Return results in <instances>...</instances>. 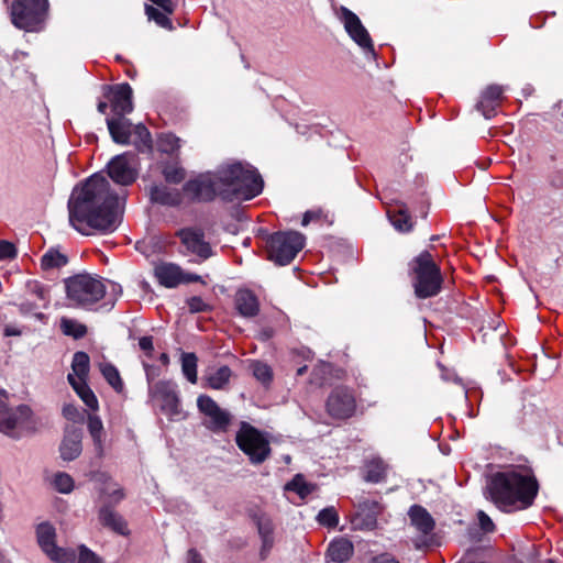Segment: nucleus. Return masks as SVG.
I'll list each match as a JSON object with an SVG mask.
<instances>
[{"instance_id":"09e8293b","label":"nucleus","mask_w":563,"mask_h":563,"mask_svg":"<svg viewBox=\"0 0 563 563\" xmlns=\"http://www.w3.org/2000/svg\"><path fill=\"white\" fill-rule=\"evenodd\" d=\"M134 134L139 137L140 142L147 147H151L152 137L151 133L144 124H137L133 130Z\"/></svg>"},{"instance_id":"7ed1b4c3","label":"nucleus","mask_w":563,"mask_h":563,"mask_svg":"<svg viewBox=\"0 0 563 563\" xmlns=\"http://www.w3.org/2000/svg\"><path fill=\"white\" fill-rule=\"evenodd\" d=\"M222 184V200H250L263 190L261 175L250 165L233 163L218 169Z\"/></svg>"},{"instance_id":"a878e982","label":"nucleus","mask_w":563,"mask_h":563,"mask_svg":"<svg viewBox=\"0 0 563 563\" xmlns=\"http://www.w3.org/2000/svg\"><path fill=\"white\" fill-rule=\"evenodd\" d=\"M60 456L65 461H73L81 453V433L77 430L68 432L60 444Z\"/></svg>"},{"instance_id":"c85d7f7f","label":"nucleus","mask_w":563,"mask_h":563,"mask_svg":"<svg viewBox=\"0 0 563 563\" xmlns=\"http://www.w3.org/2000/svg\"><path fill=\"white\" fill-rule=\"evenodd\" d=\"M89 369V355L82 351L76 352L71 361V374L75 376V383L80 384L88 382Z\"/></svg>"},{"instance_id":"ea45409f","label":"nucleus","mask_w":563,"mask_h":563,"mask_svg":"<svg viewBox=\"0 0 563 563\" xmlns=\"http://www.w3.org/2000/svg\"><path fill=\"white\" fill-rule=\"evenodd\" d=\"M88 431L95 442L97 449L102 451L103 424L101 419L96 415L88 416Z\"/></svg>"},{"instance_id":"f8f14e48","label":"nucleus","mask_w":563,"mask_h":563,"mask_svg":"<svg viewBox=\"0 0 563 563\" xmlns=\"http://www.w3.org/2000/svg\"><path fill=\"white\" fill-rule=\"evenodd\" d=\"M37 541L42 550L54 562L70 563L76 554L73 550L58 548L55 544V529L49 523H41L36 529Z\"/></svg>"},{"instance_id":"79ce46f5","label":"nucleus","mask_w":563,"mask_h":563,"mask_svg":"<svg viewBox=\"0 0 563 563\" xmlns=\"http://www.w3.org/2000/svg\"><path fill=\"white\" fill-rule=\"evenodd\" d=\"M163 176L168 183L179 184L185 179L186 172L183 167L176 164H169L163 168Z\"/></svg>"},{"instance_id":"37998d69","label":"nucleus","mask_w":563,"mask_h":563,"mask_svg":"<svg viewBox=\"0 0 563 563\" xmlns=\"http://www.w3.org/2000/svg\"><path fill=\"white\" fill-rule=\"evenodd\" d=\"M54 486L62 494H68L74 489V479L67 473H57L54 477Z\"/></svg>"},{"instance_id":"4468645a","label":"nucleus","mask_w":563,"mask_h":563,"mask_svg":"<svg viewBox=\"0 0 563 563\" xmlns=\"http://www.w3.org/2000/svg\"><path fill=\"white\" fill-rule=\"evenodd\" d=\"M340 20L350 37L365 52L374 54L373 41L360 18L350 9L342 7Z\"/></svg>"},{"instance_id":"6e6552de","label":"nucleus","mask_w":563,"mask_h":563,"mask_svg":"<svg viewBox=\"0 0 563 563\" xmlns=\"http://www.w3.org/2000/svg\"><path fill=\"white\" fill-rule=\"evenodd\" d=\"M305 235L297 231H280L267 240L268 258L278 265L289 264L305 246Z\"/></svg>"},{"instance_id":"bf43d9fd","label":"nucleus","mask_w":563,"mask_h":563,"mask_svg":"<svg viewBox=\"0 0 563 563\" xmlns=\"http://www.w3.org/2000/svg\"><path fill=\"white\" fill-rule=\"evenodd\" d=\"M183 282H200V276L190 274V275H184L183 274Z\"/></svg>"},{"instance_id":"9b49d317","label":"nucleus","mask_w":563,"mask_h":563,"mask_svg":"<svg viewBox=\"0 0 563 563\" xmlns=\"http://www.w3.org/2000/svg\"><path fill=\"white\" fill-rule=\"evenodd\" d=\"M222 189L218 170L212 175L189 180L184 186V191L198 201H211L216 197L222 199Z\"/></svg>"},{"instance_id":"b1692460","label":"nucleus","mask_w":563,"mask_h":563,"mask_svg":"<svg viewBox=\"0 0 563 563\" xmlns=\"http://www.w3.org/2000/svg\"><path fill=\"white\" fill-rule=\"evenodd\" d=\"M150 199L154 203L175 207L180 205L181 195L179 190L168 188L165 185H153L150 188Z\"/></svg>"},{"instance_id":"dca6fc26","label":"nucleus","mask_w":563,"mask_h":563,"mask_svg":"<svg viewBox=\"0 0 563 563\" xmlns=\"http://www.w3.org/2000/svg\"><path fill=\"white\" fill-rule=\"evenodd\" d=\"M151 395L156 400L161 410L168 417L173 418L180 415L179 397L175 386L169 382H157L151 388Z\"/></svg>"},{"instance_id":"a19ab883","label":"nucleus","mask_w":563,"mask_h":563,"mask_svg":"<svg viewBox=\"0 0 563 563\" xmlns=\"http://www.w3.org/2000/svg\"><path fill=\"white\" fill-rule=\"evenodd\" d=\"M158 148L166 154H174L180 148V139L172 133H164L158 137Z\"/></svg>"},{"instance_id":"0eeeda50","label":"nucleus","mask_w":563,"mask_h":563,"mask_svg":"<svg viewBox=\"0 0 563 563\" xmlns=\"http://www.w3.org/2000/svg\"><path fill=\"white\" fill-rule=\"evenodd\" d=\"M48 0H13L9 7L12 24L25 32H38L48 15Z\"/></svg>"},{"instance_id":"bb28decb","label":"nucleus","mask_w":563,"mask_h":563,"mask_svg":"<svg viewBox=\"0 0 563 563\" xmlns=\"http://www.w3.org/2000/svg\"><path fill=\"white\" fill-rule=\"evenodd\" d=\"M354 552L353 543L346 538L333 540L328 548V556L331 561L344 563L349 561Z\"/></svg>"},{"instance_id":"7c9ffc66","label":"nucleus","mask_w":563,"mask_h":563,"mask_svg":"<svg viewBox=\"0 0 563 563\" xmlns=\"http://www.w3.org/2000/svg\"><path fill=\"white\" fill-rule=\"evenodd\" d=\"M232 372L230 367L221 366L206 375V386L214 390L224 389L229 384Z\"/></svg>"},{"instance_id":"6e6d98bb","label":"nucleus","mask_w":563,"mask_h":563,"mask_svg":"<svg viewBox=\"0 0 563 563\" xmlns=\"http://www.w3.org/2000/svg\"><path fill=\"white\" fill-rule=\"evenodd\" d=\"M320 217V213L317 212V211H307L305 212L303 217H302V221H301V224L303 227L308 225L311 221L316 220V219H319Z\"/></svg>"},{"instance_id":"680f3d73","label":"nucleus","mask_w":563,"mask_h":563,"mask_svg":"<svg viewBox=\"0 0 563 563\" xmlns=\"http://www.w3.org/2000/svg\"><path fill=\"white\" fill-rule=\"evenodd\" d=\"M307 366H301L297 369V375L301 376L306 373Z\"/></svg>"},{"instance_id":"e2e57ef3","label":"nucleus","mask_w":563,"mask_h":563,"mask_svg":"<svg viewBox=\"0 0 563 563\" xmlns=\"http://www.w3.org/2000/svg\"><path fill=\"white\" fill-rule=\"evenodd\" d=\"M161 361H162L164 364H167V363H168V361H169L168 355H167V354H165V353H163V354L161 355Z\"/></svg>"},{"instance_id":"13d9d810","label":"nucleus","mask_w":563,"mask_h":563,"mask_svg":"<svg viewBox=\"0 0 563 563\" xmlns=\"http://www.w3.org/2000/svg\"><path fill=\"white\" fill-rule=\"evenodd\" d=\"M22 332L21 330H19L18 328H14V327H5L4 329V335L5 336H19L21 335Z\"/></svg>"},{"instance_id":"052dcab7","label":"nucleus","mask_w":563,"mask_h":563,"mask_svg":"<svg viewBox=\"0 0 563 563\" xmlns=\"http://www.w3.org/2000/svg\"><path fill=\"white\" fill-rule=\"evenodd\" d=\"M107 108H108L107 102L101 101V102H99V103H98V111H99L100 113H104V112H106V110H107Z\"/></svg>"},{"instance_id":"f704fd0d","label":"nucleus","mask_w":563,"mask_h":563,"mask_svg":"<svg viewBox=\"0 0 563 563\" xmlns=\"http://www.w3.org/2000/svg\"><path fill=\"white\" fill-rule=\"evenodd\" d=\"M60 330L65 335L74 339H81L87 334V327L79 321L70 318L60 319Z\"/></svg>"},{"instance_id":"9d476101","label":"nucleus","mask_w":563,"mask_h":563,"mask_svg":"<svg viewBox=\"0 0 563 563\" xmlns=\"http://www.w3.org/2000/svg\"><path fill=\"white\" fill-rule=\"evenodd\" d=\"M327 412L333 419L345 420L356 412V399L353 391L347 387L334 388L325 402Z\"/></svg>"},{"instance_id":"aec40b11","label":"nucleus","mask_w":563,"mask_h":563,"mask_svg":"<svg viewBox=\"0 0 563 563\" xmlns=\"http://www.w3.org/2000/svg\"><path fill=\"white\" fill-rule=\"evenodd\" d=\"M108 130L112 140L118 144L126 145L130 143L132 134V123L125 115H114L107 119Z\"/></svg>"},{"instance_id":"473e14b6","label":"nucleus","mask_w":563,"mask_h":563,"mask_svg":"<svg viewBox=\"0 0 563 563\" xmlns=\"http://www.w3.org/2000/svg\"><path fill=\"white\" fill-rule=\"evenodd\" d=\"M257 528L262 539L261 555L265 558L274 545L273 523L269 519L262 518L257 522Z\"/></svg>"},{"instance_id":"39448f33","label":"nucleus","mask_w":563,"mask_h":563,"mask_svg":"<svg viewBox=\"0 0 563 563\" xmlns=\"http://www.w3.org/2000/svg\"><path fill=\"white\" fill-rule=\"evenodd\" d=\"M36 430V421L27 405L14 408L8 406V393L0 390V432L12 438L21 439Z\"/></svg>"},{"instance_id":"2eb2a0df","label":"nucleus","mask_w":563,"mask_h":563,"mask_svg":"<svg viewBox=\"0 0 563 563\" xmlns=\"http://www.w3.org/2000/svg\"><path fill=\"white\" fill-rule=\"evenodd\" d=\"M108 175L115 184L122 186L133 184L137 176L134 155L124 153L113 157L108 164Z\"/></svg>"},{"instance_id":"58836bf2","label":"nucleus","mask_w":563,"mask_h":563,"mask_svg":"<svg viewBox=\"0 0 563 563\" xmlns=\"http://www.w3.org/2000/svg\"><path fill=\"white\" fill-rule=\"evenodd\" d=\"M68 262L66 255L62 254L56 250L47 251L41 260V266L43 269L60 268Z\"/></svg>"},{"instance_id":"ddd939ff","label":"nucleus","mask_w":563,"mask_h":563,"mask_svg":"<svg viewBox=\"0 0 563 563\" xmlns=\"http://www.w3.org/2000/svg\"><path fill=\"white\" fill-rule=\"evenodd\" d=\"M197 407L208 418L207 428L212 432H225L231 423V415L222 409L210 396L200 395Z\"/></svg>"},{"instance_id":"1a4fd4ad","label":"nucleus","mask_w":563,"mask_h":563,"mask_svg":"<svg viewBox=\"0 0 563 563\" xmlns=\"http://www.w3.org/2000/svg\"><path fill=\"white\" fill-rule=\"evenodd\" d=\"M239 449L252 464H262L271 454L269 441L247 422H242L235 437Z\"/></svg>"},{"instance_id":"3c124183","label":"nucleus","mask_w":563,"mask_h":563,"mask_svg":"<svg viewBox=\"0 0 563 563\" xmlns=\"http://www.w3.org/2000/svg\"><path fill=\"white\" fill-rule=\"evenodd\" d=\"M477 518H478L479 527L483 531L493 532L495 530V525L486 512H484L483 510H479L477 512Z\"/></svg>"},{"instance_id":"8fccbe9b","label":"nucleus","mask_w":563,"mask_h":563,"mask_svg":"<svg viewBox=\"0 0 563 563\" xmlns=\"http://www.w3.org/2000/svg\"><path fill=\"white\" fill-rule=\"evenodd\" d=\"M63 415L67 420L74 422L82 421L84 417L75 405L68 404L63 407Z\"/></svg>"},{"instance_id":"5701e85b","label":"nucleus","mask_w":563,"mask_h":563,"mask_svg":"<svg viewBox=\"0 0 563 563\" xmlns=\"http://www.w3.org/2000/svg\"><path fill=\"white\" fill-rule=\"evenodd\" d=\"M234 302L239 313L245 318L255 317L260 311L258 299L249 289L238 290L235 294Z\"/></svg>"},{"instance_id":"cd10ccee","label":"nucleus","mask_w":563,"mask_h":563,"mask_svg":"<svg viewBox=\"0 0 563 563\" xmlns=\"http://www.w3.org/2000/svg\"><path fill=\"white\" fill-rule=\"evenodd\" d=\"M67 380L78 397L90 410L97 411L99 409V401L92 389L89 387L88 382L76 384L75 376L73 374H68Z\"/></svg>"},{"instance_id":"603ef678","label":"nucleus","mask_w":563,"mask_h":563,"mask_svg":"<svg viewBox=\"0 0 563 563\" xmlns=\"http://www.w3.org/2000/svg\"><path fill=\"white\" fill-rule=\"evenodd\" d=\"M77 563H101L100 559L86 547H80L79 558Z\"/></svg>"},{"instance_id":"a211bd4d","label":"nucleus","mask_w":563,"mask_h":563,"mask_svg":"<svg viewBox=\"0 0 563 563\" xmlns=\"http://www.w3.org/2000/svg\"><path fill=\"white\" fill-rule=\"evenodd\" d=\"M504 91L505 89L503 86L495 84L487 86L483 90L476 108L486 119H490L495 115L496 109L500 104Z\"/></svg>"},{"instance_id":"de8ad7c7","label":"nucleus","mask_w":563,"mask_h":563,"mask_svg":"<svg viewBox=\"0 0 563 563\" xmlns=\"http://www.w3.org/2000/svg\"><path fill=\"white\" fill-rule=\"evenodd\" d=\"M16 255L18 251L13 243L7 240L0 241V261L13 260Z\"/></svg>"},{"instance_id":"c756f323","label":"nucleus","mask_w":563,"mask_h":563,"mask_svg":"<svg viewBox=\"0 0 563 563\" xmlns=\"http://www.w3.org/2000/svg\"><path fill=\"white\" fill-rule=\"evenodd\" d=\"M98 481L103 482V487L100 489V493L108 498L109 504H119L124 499L125 494L123 488L114 483L108 475L104 473L99 474Z\"/></svg>"},{"instance_id":"f03ea898","label":"nucleus","mask_w":563,"mask_h":563,"mask_svg":"<svg viewBox=\"0 0 563 563\" xmlns=\"http://www.w3.org/2000/svg\"><path fill=\"white\" fill-rule=\"evenodd\" d=\"M489 494L500 510H521L532 505L538 494V483L527 474L514 471L498 473L490 482Z\"/></svg>"},{"instance_id":"0e129e2a","label":"nucleus","mask_w":563,"mask_h":563,"mask_svg":"<svg viewBox=\"0 0 563 563\" xmlns=\"http://www.w3.org/2000/svg\"><path fill=\"white\" fill-rule=\"evenodd\" d=\"M4 2H8V0H3Z\"/></svg>"},{"instance_id":"f3484780","label":"nucleus","mask_w":563,"mask_h":563,"mask_svg":"<svg viewBox=\"0 0 563 563\" xmlns=\"http://www.w3.org/2000/svg\"><path fill=\"white\" fill-rule=\"evenodd\" d=\"M176 235L179 238L186 253L194 254L201 260H207L211 256L212 251L210 244L205 240V234L201 230L184 228L178 230Z\"/></svg>"},{"instance_id":"412c9836","label":"nucleus","mask_w":563,"mask_h":563,"mask_svg":"<svg viewBox=\"0 0 563 563\" xmlns=\"http://www.w3.org/2000/svg\"><path fill=\"white\" fill-rule=\"evenodd\" d=\"M154 275L158 283L167 288H174L183 283L180 267L173 263H159L154 268Z\"/></svg>"},{"instance_id":"4c0bfd02","label":"nucleus","mask_w":563,"mask_h":563,"mask_svg":"<svg viewBox=\"0 0 563 563\" xmlns=\"http://www.w3.org/2000/svg\"><path fill=\"white\" fill-rule=\"evenodd\" d=\"M386 465L379 459H374L366 464L365 479L371 483H379L385 478Z\"/></svg>"},{"instance_id":"393cba45","label":"nucleus","mask_w":563,"mask_h":563,"mask_svg":"<svg viewBox=\"0 0 563 563\" xmlns=\"http://www.w3.org/2000/svg\"><path fill=\"white\" fill-rule=\"evenodd\" d=\"M411 525L422 534H429L434 529V520L421 506L413 505L409 509Z\"/></svg>"},{"instance_id":"c9c22d12","label":"nucleus","mask_w":563,"mask_h":563,"mask_svg":"<svg viewBox=\"0 0 563 563\" xmlns=\"http://www.w3.org/2000/svg\"><path fill=\"white\" fill-rule=\"evenodd\" d=\"M198 358L195 353L181 354V371L185 377L191 383L196 384L198 380L197 374Z\"/></svg>"},{"instance_id":"c03bdc74","label":"nucleus","mask_w":563,"mask_h":563,"mask_svg":"<svg viewBox=\"0 0 563 563\" xmlns=\"http://www.w3.org/2000/svg\"><path fill=\"white\" fill-rule=\"evenodd\" d=\"M317 518L321 525L327 527H335L339 522L338 514L333 507L322 509Z\"/></svg>"},{"instance_id":"a18cd8bd","label":"nucleus","mask_w":563,"mask_h":563,"mask_svg":"<svg viewBox=\"0 0 563 563\" xmlns=\"http://www.w3.org/2000/svg\"><path fill=\"white\" fill-rule=\"evenodd\" d=\"M252 369H253V375L256 377V379H258L263 384L271 382L272 369L268 365L261 363V362H256L252 365Z\"/></svg>"},{"instance_id":"f257e3e1","label":"nucleus","mask_w":563,"mask_h":563,"mask_svg":"<svg viewBox=\"0 0 563 563\" xmlns=\"http://www.w3.org/2000/svg\"><path fill=\"white\" fill-rule=\"evenodd\" d=\"M121 199L103 175L95 174L74 188L68 201L69 222L84 235L112 233L121 222Z\"/></svg>"},{"instance_id":"20e7f679","label":"nucleus","mask_w":563,"mask_h":563,"mask_svg":"<svg viewBox=\"0 0 563 563\" xmlns=\"http://www.w3.org/2000/svg\"><path fill=\"white\" fill-rule=\"evenodd\" d=\"M409 266L413 276L412 286L417 298L427 299L440 294L443 276L430 252H421L412 258Z\"/></svg>"},{"instance_id":"e433bc0d","label":"nucleus","mask_w":563,"mask_h":563,"mask_svg":"<svg viewBox=\"0 0 563 563\" xmlns=\"http://www.w3.org/2000/svg\"><path fill=\"white\" fill-rule=\"evenodd\" d=\"M285 489L295 492L301 498H305L316 489V485L307 483L301 474H297L286 484Z\"/></svg>"},{"instance_id":"864d4df0","label":"nucleus","mask_w":563,"mask_h":563,"mask_svg":"<svg viewBox=\"0 0 563 563\" xmlns=\"http://www.w3.org/2000/svg\"><path fill=\"white\" fill-rule=\"evenodd\" d=\"M139 345L140 349L144 351L147 356H152V352L154 350L152 336H142L139 340Z\"/></svg>"},{"instance_id":"423d86ee","label":"nucleus","mask_w":563,"mask_h":563,"mask_svg":"<svg viewBox=\"0 0 563 563\" xmlns=\"http://www.w3.org/2000/svg\"><path fill=\"white\" fill-rule=\"evenodd\" d=\"M67 299L71 306L89 309L106 295L103 280L90 274H78L65 280Z\"/></svg>"},{"instance_id":"6ab92c4d","label":"nucleus","mask_w":563,"mask_h":563,"mask_svg":"<svg viewBox=\"0 0 563 563\" xmlns=\"http://www.w3.org/2000/svg\"><path fill=\"white\" fill-rule=\"evenodd\" d=\"M110 99L114 115H125L133 111L132 88L129 84H120L112 87Z\"/></svg>"},{"instance_id":"5fc2aeb1","label":"nucleus","mask_w":563,"mask_h":563,"mask_svg":"<svg viewBox=\"0 0 563 563\" xmlns=\"http://www.w3.org/2000/svg\"><path fill=\"white\" fill-rule=\"evenodd\" d=\"M372 563H399L391 554L383 553L375 556Z\"/></svg>"},{"instance_id":"49530a36","label":"nucleus","mask_w":563,"mask_h":563,"mask_svg":"<svg viewBox=\"0 0 563 563\" xmlns=\"http://www.w3.org/2000/svg\"><path fill=\"white\" fill-rule=\"evenodd\" d=\"M188 309L191 313L206 312L211 310V306L203 301L199 296H194L186 301Z\"/></svg>"},{"instance_id":"4be33fe9","label":"nucleus","mask_w":563,"mask_h":563,"mask_svg":"<svg viewBox=\"0 0 563 563\" xmlns=\"http://www.w3.org/2000/svg\"><path fill=\"white\" fill-rule=\"evenodd\" d=\"M99 521L103 527L109 528L121 536H128L130 533L124 518L109 505H104L100 508Z\"/></svg>"},{"instance_id":"4d7b16f0","label":"nucleus","mask_w":563,"mask_h":563,"mask_svg":"<svg viewBox=\"0 0 563 563\" xmlns=\"http://www.w3.org/2000/svg\"><path fill=\"white\" fill-rule=\"evenodd\" d=\"M188 563H202L200 554L195 549L188 551Z\"/></svg>"},{"instance_id":"72a5a7b5","label":"nucleus","mask_w":563,"mask_h":563,"mask_svg":"<svg viewBox=\"0 0 563 563\" xmlns=\"http://www.w3.org/2000/svg\"><path fill=\"white\" fill-rule=\"evenodd\" d=\"M388 217L394 228L399 232H409L412 229L411 217L406 209L388 210Z\"/></svg>"},{"instance_id":"2f4dec72","label":"nucleus","mask_w":563,"mask_h":563,"mask_svg":"<svg viewBox=\"0 0 563 563\" xmlns=\"http://www.w3.org/2000/svg\"><path fill=\"white\" fill-rule=\"evenodd\" d=\"M99 369L107 380V383L118 393L122 394L124 391V383L121 378V375L118 371V368L109 363V362H102L99 364Z\"/></svg>"}]
</instances>
